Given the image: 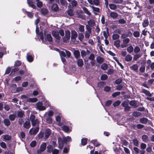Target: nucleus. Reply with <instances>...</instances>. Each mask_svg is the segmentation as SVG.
Listing matches in <instances>:
<instances>
[{
  "mask_svg": "<svg viewBox=\"0 0 154 154\" xmlns=\"http://www.w3.org/2000/svg\"><path fill=\"white\" fill-rule=\"evenodd\" d=\"M70 32L69 31L67 30L65 32V36L63 38V40L64 42H67V41L70 39Z\"/></svg>",
  "mask_w": 154,
  "mask_h": 154,
  "instance_id": "nucleus-1",
  "label": "nucleus"
},
{
  "mask_svg": "<svg viewBox=\"0 0 154 154\" xmlns=\"http://www.w3.org/2000/svg\"><path fill=\"white\" fill-rule=\"evenodd\" d=\"M39 130V128L38 127H36L35 128H32L30 130L29 133L31 135H35L38 131Z\"/></svg>",
  "mask_w": 154,
  "mask_h": 154,
  "instance_id": "nucleus-2",
  "label": "nucleus"
},
{
  "mask_svg": "<svg viewBox=\"0 0 154 154\" xmlns=\"http://www.w3.org/2000/svg\"><path fill=\"white\" fill-rule=\"evenodd\" d=\"M36 108L40 111H43L45 109V107L43 106L42 103L41 102L37 103Z\"/></svg>",
  "mask_w": 154,
  "mask_h": 154,
  "instance_id": "nucleus-3",
  "label": "nucleus"
},
{
  "mask_svg": "<svg viewBox=\"0 0 154 154\" xmlns=\"http://www.w3.org/2000/svg\"><path fill=\"white\" fill-rule=\"evenodd\" d=\"M46 145L45 143H43L40 146V149L37 151V153L40 154L41 152L44 151L46 148Z\"/></svg>",
  "mask_w": 154,
  "mask_h": 154,
  "instance_id": "nucleus-4",
  "label": "nucleus"
},
{
  "mask_svg": "<svg viewBox=\"0 0 154 154\" xmlns=\"http://www.w3.org/2000/svg\"><path fill=\"white\" fill-rule=\"evenodd\" d=\"M93 9V12L95 15H97V13L99 12L100 9L99 8H96L93 6H90Z\"/></svg>",
  "mask_w": 154,
  "mask_h": 154,
  "instance_id": "nucleus-5",
  "label": "nucleus"
},
{
  "mask_svg": "<svg viewBox=\"0 0 154 154\" xmlns=\"http://www.w3.org/2000/svg\"><path fill=\"white\" fill-rule=\"evenodd\" d=\"M138 66L137 64H134L130 67V69L135 72H137L138 69Z\"/></svg>",
  "mask_w": 154,
  "mask_h": 154,
  "instance_id": "nucleus-6",
  "label": "nucleus"
},
{
  "mask_svg": "<svg viewBox=\"0 0 154 154\" xmlns=\"http://www.w3.org/2000/svg\"><path fill=\"white\" fill-rule=\"evenodd\" d=\"M51 133V130L49 129H46L45 132V138L47 139L49 137Z\"/></svg>",
  "mask_w": 154,
  "mask_h": 154,
  "instance_id": "nucleus-7",
  "label": "nucleus"
},
{
  "mask_svg": "<svg viewBox=\"0 0 154 154\" xmlns=\"http://www.w3.org/2000/svg\"><path fill=\"white\" fill-rule=\"evenodd\" d=\"M2 138L4 139L3 140L6 141L10 140L11 139V137L10 135L6 134L2 136Z\"/></svg>",
  "mask_w": 154,
  "mask_h": 154,
  "instance_id": "nucleus-8",
  "label": "nucleus"
},
{
  "mask_svg": "<svg viewBox=\"0 0 154 154\" xmlns=\"http://www.w3.org/2000/svg\"><path fill=\"white\" fill-rule=\"evenodd\" d=\"M77 36V33L74 30L72 31L71 38L72 39H75Z\"/></svg>",
  "mask_w": 154,
  "mask_h": 154,
  "instance_id": "nucleus-9",
  "label": "nucleus"
},
{
  "mask_svg": "<svg viewBox=\"0 0 154 154\" xmlns=\"http://www.w3.org/2000/svg\"><path fill=\"white\" fill-rule=\"evenodd\" d=\"M30 126V123L29 121H26L23 124V127L26 128H29Z\"/></svg>",
  "mask_w": 154,
  "mask_h": 154,
  "instance_id": "nucleus-10",
  "label": "nucleus"
},
{
  "mask_svg": "<svg viewBox=\"0 0 154 154\" xmlns=\"http://www.w3.org/2000/svg\"><path fill=\"white\" fill-rule=\"evenodd\" d=\"M53 35L56 39H58L59 38L58 32L56 31H53L52 32Z\"/></svg>",
  "mask_w": 154,
  "mask_h": 154,
  "instance_id": "nucleus-11",
  "label": "nucleus"
},
{
  "mask_svg": "<svg viewBox=\"0 0 154 154\" xmlns=\"http://www.w3.org/2000/svg\"><path fill=\"white\" fill-rule=\"evenodd\" d=\"M17 115L18 117L23 118L24 116V112L23 111L21 110L18 111Z\"/></svg>",
  "mask_w": 154,
  "mask_h": 154,
  "instance_id": "nucleus-12",
  "label": "nucleus"
},
{
  "mask_svg": "<svg viewBox=\"0 0 154 154\" xmlns=\"http://www.w3.org/2000/svg\"><path fill=\"white\" fill-rule=\"evenodd\" d=\"M96 60L97 62L99 63H102L104 61V59L100 56H98L96 58Z\"/></svg>",
  "mask_w": 154,
  "mask_h": 154,
  "instance_id": "nucleus-13",
  "label": "nucleus"
},
{
  "mask_svg": "<svg viewBox=\"0 0 154 154\" xmlns=\"http://www.w3.org/2000/svg\"><path fill=\"white\" fill-rule=\"evenodd\" d=\"M149 24V22L147 19H145L143 20L142 23V26L143 27L147 26Z\"/></svg>",
  "mask_w": 154,
  "mask_h": 154,
  "instance_id": "nucleus-14",
  "label": "nucleus"
},
{
  "mask_svg": "<svg viewBox=\"0 0 154 154\" xmlns=\"http://www.w3.org/2000/svg\"><path fill=\"white\" fill-rule=\"evenodd\" d=\"M142 92L145 94L146 95L149 96L151 97L152 94L148 91L144 89H143L142 90Z\"/></svg>",
  "mask_w": 154,
  "mask_h": 154,
  "instance_id": "nucleus-15",
  "label": "nucleus"
},
{
  "mask_svg": "<svg viewBox=\"0 0 154 154\" xmlns=\"http://www.w3.org/2000/svg\"><path fill=\"white\" fill-rule=\"evenodd\" d=\"M71 141V139L70 137L67 136V137H63V142L64 143H66L68 142H70Z\"/></svg>",
  "mask_w": 154,
  "mask_h": 154,
  "instance_id": "nucleus-16",
  "label": "nucleus"
},
{
  "mask_svg": "<svg viewBox=\"0 0 154 154\" xmlns=\"http://www.w3.org/2000/svg\"><path fill=\"white\" fill-rule=\"evenodd\" d=\"M132 57L130 54H128L125 57V60L127 62H129L132 60Z\"/></svg>",
  "mask_w": 154,
  "mask_h": 154,
  "instance_id": "nucleus-17",
  "label": "nucleus"
},
{
  "mask_svg": "<svg viewBox=\"0 0 154 154\" xmlns=\"http://www.w3.org/2000/svg\"><path fill=\"white\" fill-rule=\"evenodd\" d=\"M62 129L65 132H69L71 131L69 128L66 126H63L62 127Z\"/></svg>",
  "mask_w": 154,
  "mask_h": 154,
  "instance_id": "nucleus-18",
  "label": "nucleus"
},
{
  "mask_svg": "<svg viewBox=\"0 0 154 154\" xmlns=\"http://www.w3.org/2000/svg\"><path fill=\"white\" fill-rule=\"evenodd\" d=\"M28 4L32 8L35 9L36 7L35 5L33 4V2L31 0H27Z\"/></svg>",
  "mask_w": 154,
  "mask_h": 154,
  "instance_id": "nucleus-19",
  "label": "nucleus"
},
{
  "mask_svg": "<svg viewBox=\"0 0 154 154\" xmlns=\"http://www.w3.org/2000/svg\"><path fill=\"white\" fill-rule=\"evenodd\" d=\"M37 101V99L36 98H29L27 99V101L29 102L35 103Z\"/></svg>",
  "mask_w": 154,
  "mask_h": 154,
  "instance_id": "nucleus-20",
  "label": "nucleus"
},
{
  "mask_svg": "<svg viewBox=\"0 0 154 154\" xmlns=\"http://www.w3.org/2000/svg\"><path fill=\"white\" fill-rule=\"evenodd\" d=\"M73 54L75 58L76 59L78 58L80 56V52L78 50L75 51Z\"/></svg>",
  "mask_w": 154,
  "mask_h": 154,
  "instance_id": "nucleus-21",
  "label": "nucleus"
},
{
  "mask_svg": "<svg viewBox=\"0 0 154 154\" xmlns=\"http://www.w3.org/2000/svg\"><path fill=\"white\" fill-rule=\"evenodd\" d=\"M118 16V14L115 12H111L110 13V17L114 19L116 18Z\"/></svg>",
  "mask_w": 154,
  "mask_h": 154,
  "instance_id": "nucleus-22",
  "label": "nucleus"
},
{
  "mask_svg": "<svg viewBox=\"0 0 154 154\" xmlns=\"http://www.w3.org/2000/svg\"><path fill=\"white\" fill-rule=\"evenodd\" d=\"M139 121L141 123L146 124L148 122V119L145 118H143L140 119Z\"/></svg>",
  "mask_w": 154,
  "mask_h": 154,
  "instance_id": "nucleus-23",
  "label": "nucleus"
},
{
  "mask_svg": "<svg viewBox=\"0 0 154 154\" xmlns=\"http://www.w3.org/2000/svg\"><path fill=\"white\" fill-rule=\"evenodd\" d=\"M82 8L84 11V12L87 15L90 16L91 15V13L88 11V9L85 7H83Z\"/></svg>",
  "mask_w": 154,
  "mask_h": 154,
  "instance_id": "nucleus-24",
  "label": "nucleus"
},
{
  "mask_svg": "<svg viewBox=\"0 0 154 154\" xmlns=\"http://www.w3.org/2000/svg\"><path fill=\"white\" fill-rule=\"evenodd\" d=\"M120 41L119 40H117L114 42V45L117 48H119L120 47Z\"/></svg>",
  "mask_w": 154,
  "mask_h": 154,
  "instance_id": "nucleus-25",
  "label": "nucleus"
},
{
  "mask_svg": "<svg viewBox=\"0 0 154 154\" xmlns=\"http://www.w3.org/2000/svg\"><path fill=\"white\" fill-rule=\"evenodd\" d=\"M16 117V115L14 114H10L9 116V119L11 121H14Z\"/></svg>",
  "mask_w": 154,
  "mask_h": 154,
  "instance_id": "nucleus-26",
  "label": "nucleus"
},
{
  "mask_svg": "<svg viewBox=\"0 0 154 154\" xmlns=\"http://www.w3.org/2000/svg\"><path fill=\"white\" fill-rule=\"evenodd\" d=\"M78 65L80 67H82L83 65V62L82 59H79L77 60Z\"/></svg>",
  "mask_w": 154,
  "mask_h": 154,
  "instance_id": "nucleus-27",
  "label": "nucleus"
},
{
  "mask_svg": "<svg viewBox=\"0 0 154 154\" xmlns=\"http://www.w3.org/2000/svg\"><path fill=\"white\" fill-rule=\"evenodd\" d=\"M45 118L46 119V122L49 123L51 124L52 122V120L51 118L50 117H48V116H44Z\"/></svg>",
  "mask_w": 154,
  "mask_h": 154,
  "instance_id": "nucleus-28",
  "label": "nucleus"
},
{
  "mask_svg": "<svg viewBox=\"0 0 154 154\" xmlns=\"http://www.w3.org/2000/svg\"><path fill=\"white\" fill-rule=\"evenodd\" d=\"M110 8L112 10H115L117 8V6L113 4H109Z\"/></svg>",
  "mask_w": 154,
  "mask_h": 154,
  "instance_id": "nucleus-29",
  "label": "nucleus"
},
{
  "mask_svg": "<svg viewBox=\"0 0 154 154\" xmlns=\"http://www.w3.org/2000/svg\"><path fill=\"white\" fill-rule=\"evenodd\" d=\"M91 32L90 30H87L85 32V38H89Z\"/></svg>",
  "mask_w": 154,
  "mask_h": 154,
  "instance_id": "nucleus-30",
  "label": "nucleus"
},
{
  "mask_svg": "<svg viewBox=\"0 0 154 154\" xmlns=\"http://www.w3.org/2000/svg\"><path fill=\"white\" fill-rule=\"evenodd\" d=\"M53 112L51 111H50L48 112H46L44 114V116H47V115H48L49 117L52 116H53Z\"/></svg>",
  "mask_w": 154,
  "mask_h": 154,
  "instance_id": "nucleus-31",
  "label": "nucleus"
},
{
  "mask_svg": "<svg viewBox=\"0 0 154 154\" xmlns=\"http://www.w3.org/2000/svg\"><path fill=\"white\" fill-rule=\"evenodd\" d=\"M52 10L55 11H57L58 9V5L57 4H54L52 7Z\"/></svg>",
  "mask_w": 154,
  "mask_h": 154,
  "instance_id": "nucleus-32",
  "label": "nucleus"
},
{
  "mask_svg": "<svg viewBox=\"0 0 154 154\" xmlns=\"http://www.w3.org/2000/svg\"><path fill=\"white\" fill-rule=\"evenodd\" d=\"M91 143H92L96 147H97L100 145V144L97 142V141L96 140H91Z\"/></svg>",
  "mask_w": 154,
  "mask_h": 154,
  "instance_id": "nucleus-33",
  "label": "nucleus"
},
{
  "mask_svg": "<svg viewBox=\"0 0 154 154\" xmlns=\"http://www.w3.org/2000/svg\"><path fill=\"white\" fill-rule=\"evenodd\" d=\"M142 139L143 141L146 142L148 141L149 137L146 135H144L142 136Z\"/></svg>",
  "mask_w": 154,
  "mask_h": 154,
  "instance_id": "nucleus-34",
  "label": "nucleus"
},
{
  "mask_svg": "<svg viewBox=\"0 0 154 154\" xmlns=\"http://www.w3.org/2000/svg\"><path fill=\"white\" fill-rule=\"evenodd\" d=\"M32 125L33 126H35L39 124V121L38 119H36L31 122Z\"/></svg>",
  "mask_w": 154,
  "mask_h": 154,
  "instance_id": "nucleus-35",
  "label": "nucleus"
},
{
  "mask_svg": "<svg viewBox=\"0 0 154 154\" xmlns=\"http://www.w3.org/2000/svg\"><path fill=\"white\" fill-rule=\"evenodd\" d=\"M127 50L129 53H131L133 51L134 48L132 45H130L127 48Z\"/></svg>",
  "mask_w": 154,
  "mask_h": 154,
  "instance_id": "nucleus-36",
  "label": "nucleus"
},
{
  "mask_svg": "<svg viewBox=\"0 0 154 154\" xmlns=\"http://www.w3.org/2000/svg\"><path fill=\"white\" fill-rule=\"evenodd\" d=\"M27 60L30 62H32L33 60V59L32 56L28 54L27 56Z\"/></svg>",
  "mask_w": 154,
  "mask_h": 154,
  "instance_id": "nucleus-37",
  "label": "nucleus"
},
{
  "mask_svg": "<svg viewBox=\"0 0 154 154\" xmlns=\"http://www.w3.org/2000/svg\"><path fill=\"white\" fill-rule=\"evenodd\" d=\"M58 142L59 146H62L63 144L64 143L63 142V139H62L61 137H59L58 138Z\"/></svg>",
  "mask_w": 154,
  "mask_h": 154,
  "instance_id": "nucleus-38",
  "label": "nucleus"
},
{
  "mask_svg": "<svg viewBox=\"0 0 154 154\" xmlns=\"http://www.w3.org/2000/svg\"><path fill=\"white\" fill-rule=\"evenodd\" d=\"M108 68L107 65L105 63H103L101 66V69L104 70H106Z\"/></svg>",
  "mask_w": 154,
  "mask_h": 154,
  "instance_id": "nucleus-39",
  "label": "nucleus"
},
{
  "mask_svg": "<svg viewBox=\"0 0 154 154\" xmlns=\"http://www.w3.org/2000/svg\"><path fill=\"white\" fill-rule=\"evenodd\" d=\"M4 123L5 125L8 126L10 125V122L8 119H4Z\"/></svg>",
  "mask_w": 154,
  "mask_h": 154,
  "instance_id": "nucleus-40",
  "label": "nucleus"
},
{
  "mask_svg": "<svg viewBox=\"0 0 154 154\" xmlns=\"http://www.w3.org/2000/svg\"><path fill=\"white\" fill-rule=\"evenodd\" d=\"M128 101L127 100L123 101L121 104V105L124 107H125L128 105Z\"/></svg>",
  "mask_w": 154,
  "mask_h": 154,
  "instance_id": "nucleus-41",
  "label": "nucleus"
},
{
  "mask_svg": "<svg viewBox=\"0 0 154 154\" xmlns=\"http://www.w3.org/2000/svg\"><path fill=\"white\" fill-rule=\"evenodd\" d=\"M79 30L80 32H83L84 31V26L79 24Z\"/></svg>",
  "mask_w": 154,
  "mask_h": 154,
  "instance_id": "nucleus-42",
  "label": "nucleus"
},
{
  "mask_svg": "<svg viewBox=\"0 0 154 154\" xmlns=\"http://www.w3.org/2000/svg\"><path fill=\"white\" fill-rule=\"evenodd\" d=\"M71 4L73 7H76L78 5V3L75 0H73L71 2Z\"/></svg>",
  "mask_w": 154,
  "mask_h": 154,
  "instance_id": "nucleus-43",
  "label": "nucleus"
},
{
  "mask_svg": "<svg viewBox=\"0 0 154 154\" xmlns=\"http://www.w3.org/2000/svg\"><path fill=\"white\" fill-rule=\"evenodd\" d=\"M46 38L49 42H50L52 41V37L50 34H48L47 35Z\"/></svg>",
  "mask_w": 154,
  "mask_h": 154,
  "instance_id": "nucleus-44",
  "label": "nucleus"
},
{
  "mask_svg": "<svg viewBox=\"0 0 154 154\" xmlns=\"http://www.w3.org/2000/svg\"><path fill=\"white\" fill-rule=\"evenodd\" d=\"M141 55L139 54H138L135 55L133 57L134 60H137L138 59L140 58L141 57Z\"/></svg>",
  "mask_w": 154,
  "mask_h": 154,
  "instance_id": "nucleus-45",
  "label": "nucleus"
},
{
  "mask_svg": "<svg viewBox=\"0 0 154 154\" xmlns=\"http://www.w3.org/2000/svg\"><path fill=\"white\" fill-rule=\"evenodd\" d=\"M130 39L128 38H125L123 40V43L124 44L127 45L130 42Z\"/></svg>",
  "mask_w": 154,
  "mask_h": 154,
  "instance_id": "nucleus-46",
  "label": "nucleus"
},
{
  "mask_svg": "<svg viewBox=\"0 0 154 154\" xmlns=\"http://www.w3.org/2000/svg\"><path fill=\"white\" fill-rule=\"evenodd\" d=\"M119 35L117 34H113L112 35V39L114 40H116L118 39L119 38Z\"/></svg>",
  "mask_w": 154,
  "mask_h": 154,
  "instance_id": "nucleus-47",
  "label": "nucleus"
},
{
  "mask_svg": "<svg viewBox=\"0 0 154 154\" xmlns=\"http://www.w3.org/2000/svg\"><path fill=\"white\" fill-rule=\"evenodd\" d=\"M140 51V48L138 46H136L134 48V51L136 53H137Z\"/></svg>",
  "mask_w": 154,
  "mask_h": 154,
  "instance_id": "nucleus-48",
  "label": "nucleus"
},
{
  "mask_svg": "<svg viewBox=\"0 0 154 154\" xmlns=\"http://www.w3.org/2000/svg\"><path fill=\"white\" fill-rule=\"evenodd\" d=\"M89 25L91 26H94V22L93 20H90L88 22Z\"/></svg>",
  "mask_w": 154,
  "mask_h": 154,
  "instance_id": "nucleus-49",
  "label": "nucleus"
},
{
  "mask_svg": "<svg viewBox=\"0 0 154 154\" xmlns=\"http://www.w3.org/2000/svg\"><path fill=\"white\" fill-rule=\"evenodd\" d=\"M140 33L139 32L137 31H134L133 32V35L135 37H138L139 36Z\"/></svg>",
  "mask_w": 154,
  "mask_h": 154,
  "instance_id": "nucleus-50",
  "label": "nucleus"
},
{
  "mask_svg": "<svg viewBox=\"0 0 154 154\" xmlns=\"http://www.w3.org/2000/svg\"><path fill=\"white\" fill-rule=\"evenodd\" d=\"M141 115V113L140 112H134L132 113L133 116L135 117L139 116Z\"/></svg>",
  "mask_w": 154,
  "mask_h": 154,
  "instance_id": "nucleus-51",
  "label": "nucleus"
},
{
  "mask_svg": "<svg viewBox=\"0 0 154 154\" xmlns=\"http://www.w3.org/2000/svg\"><path fill=\"white\" fill-rule=\"evenodd\" d=\"M108 78V76L106 74H103L101 76V79L102 80H105Z\"/></svg>",
  "mask_w": 154,
  "mask_h": 154,
  "instance_id": "nucleus-52",
  "label": "nucleus"
},
{
  "mask_svg": "<svg viewBox=\"0 0 154 154\" xmlns=\"http://www.w3.org/2000/svg\"><path fill=\"white\" fill-rule=\"evenodd\" d=\"M48 12V11L46 8H43L41 10V13L44 14H46Z\"/></svg>",
  "mask_w": 154,
  "mask_h": 154,
  "instance_id": "nucleus-53",
  "label": "nucleus"
},
{
  "mask_svg": "<svg viewBox=\"0 0 154 154\" xmlns=\"http://www.w3.org/2000/svg\"><path fill=\"white\" fill-rule=\"evenodd\" d=\"M121 101L119 100H118L115 102L113 103V105L114 107L117 106L119 105Z\"/></svg>",
  "mask_w": 154,
  "mask_h": 154,
  "instance_id": "nucleus-54",
  "label": "nucleus"
},
{
  "mask_svg": "<svg viewBox=\"0 0 154 154\" xmlns=\"http://www.w3.org/2000/svg\"><path fill=\"white\" fill-rule=\"evenodd\" d=\"M94 58L95 56L93 54H91L88 58V59L91 60V61L94 60Z\"/></svg>",
  "mask_w": 154,
  "mask_h": 154,
  "instance_id": "nucleus-55",
  "label": "nucleus"
},
{
  "mask_svg": "<svg viewBox=\"0 0 154 154\" xmlns=\"http://www.w3.org/2000/svg\"><path fill=\"white\" fill-rule=\"evenodd\" d=\"M78 38L80 41H82L84 38V35L82 33H79V34Z\"/></svg>",
  "mask_w": 154,
  "mask_h": 154,
  "instance_id": "nucleus-56",
  "label": "nucleus"
},
{
  "mask_svg": "<svg viewBox=\"0 0 154 154\" xmlns=\"http://www.w3.org/2000/svg\"><path fill=\"white\" fill-rule=\"evenodd\" d=\"M112 2L116 4L121 3L122 2V0H111Z\"/></svg>",
  "mask_w": 154,
  "mask_h": 154,
  "instance_id": "nucleus-57",
  "label": "nucleus"
},
{
  "mask_svg": "<svg viewBox=\"0 0 154 154\" xmlns=\"http://www.w3.org/2000/svg\"><path fill=\"white\" fill-rule=\"evenodd\" d=\"M111 89V88L110 87L108 86H106L104 87V90L105 91L108 92L110 91Z\"/></svg>",
  "mask_w": 154,
  "mask_h": 154,
  "instance_id": "nucleus-58",
  "label": "nucleus"
},
{
  "mask_svg": "<svg viewBox=\"0 0 154 154\" xmlns=\"http://www.w3.org/2000/svg\"><path fill=\"white\" fill-rule=\"evenodd\" d=\"M129 103L130 105L132 106H136L137 105L136 102L134 100L131 101Z\"/></svg>",
  "mask_w": 154,
  "mask_h": 154,
  "instance_id": "nucleus-59",
  "label": "nucleus"
},
{
  "mask_svg": "<svg viewBox=\"0 0 154 154\" xmlns=\"http://www.w3.org/2000/svg\"><path fill=\"white\" fill-rule=\"evenodd\" d=\"M114 59L116 60V61L117 62L118 64L121 67V68L123 69L124 68L123 66L122 65V64L120 63L119 61L116 59V57H114Z\"/></svg>",
  "mask_w": 154,
  "mask_h": 154,
  "instance_id": "nucleus-60",
  "label": "nucleus"
},
{
  "mask_svg": "<svg viewBox=\"0 0 154 154\" xmlns=\"http://www.w3.org/2000/svg\"><path fill=\"white\" fill-rule=\"evenodd\" d=\"M26 12L27 13L28 16L30 18H32L33 17V14L31 12H29L28 11H26Z\"/></svg>",
  "mask_w": 154,
  "mask_h": 154,
  "instance_id": "nucleus-61",
  "label": "nucleus"
},
{
  "mask_svg": "<svg viewBox=\"0 0 154 154\" xmlns=\"http://www.w3.org/2000/svg\"><path fill=\"white\" fill-rule=\"evenodd\" d=\"M103 35L104 36L105 38H107L108 36H109V33L108 32H106L105 31H103Z\"/></svg>",
  "mask_w": 154,
  "mask_h": 154,
  "instance_id": "nucleus-62",
  "label": "nucleus"
},
{
  "mask_svg": "<svg viewBox=\"0 0 154 154\" xmlns=\"http://www.w3.org/2000/svg\"><path fill=\"white\" fill-rule=\"evenodd\" d=\"M67 12L68 14L70 16H72L74 15L73 11L72 9L69 10Z\"/></svg>",
  "mask_w": 154,
  "mask_h": 154,
  "instance_id": "nucleus-63",
  "label": "nucleus"
},
{
  "mask_svg": "<svg viewBox=\"0 0 154 154\" xmlns=\"http://www.w3.org/2000/svg\"><path fill=\"white\" fill-rule=\"evenodd\" d=\"M120 92H116L112 94V96L113 97H116L117 96L120 95Z\"/></svg>",
  "mask_w": 154,
  "mask_h": 154,
  "instance_id": "nucleus-64",
  "label": "nucleus"
}]
</instances>
